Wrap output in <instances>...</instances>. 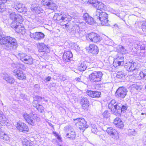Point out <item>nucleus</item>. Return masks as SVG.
Segmentation results:
<instances>
[{"label": "nucleus", "instance_id": "58836bf2", "mask_svg": "<svg viewBox=\"0 0 146 146\" xmlns=\"http://www.w3.org/2000/svg\"><path fill=\"white\" fill-rule=\"evenodd\" d=\"M139 75L141 78L146 80V70L141 71L139 73Z\"/></svg>", "mask_w": 146, "mask_h": 146}, {"label": "nucleus", "instance_id": "c756f323", "mask_svg": "<svg viewBox=\"0 0 146 146\" xmlns=\"http://www.w3.org/2000/svg\"><path fill=\"white\" fill-rule=\"evenodd\" d=\"M97 9L96 11H98L100 13L103 12V11L104 10L106 9V6L103 3L98 2V4H97V7H95Z\"/></svg>", "mask_w": 146, "mask_h": 146}, {"label": "nucleus", "instance_id": "f8f14e48", "mask_svg": "<svg viewBox=\"0 0 146 146\" xmlns=\"http://www.w3.org/2000/svg\"><path fill=\"white\" fill-rule=\"evenodd\" d=\"M86 36L91 42L95 43L100 42L101 40L102 39L99 35L93 32L87 34Z\"/></svg>", "mask_w": 146, "mask_h": 146}, {"label": "nucleus", "instance_id": "680f3d73", "mask_svg": "<svg viewBox=\"0 0 146 146\" xmlns=\"http://www.w3.org/2000/svg\"><path fill=\"white\" fill-rule=\"evenodd\" d=\"M75 80L76 81L80 82L81 81V79L80 78H76L75 79Z\"/></svg>", "mask_w": 146, "mask_h": 146}, {"label": "nucleus", "instance_id": "9d476101", "mask_svg": "<svg viewBox=\"0 0 146 146\" xmlns=\"http://www.w3.org/2000/svg\"><path fill=\"white\" fill-rule=\"evenodd\" d=\"M85 23L84 22L77 23L76 24H75L72 28L71 31L72 33L74 34L76 33H79L80 36L82 37L83 36L82 33H84V32L81 31L80 32V29L82 28L83 25H84Z\"/></svg>", "mask_w": 146, "mask_h": 146}, {"label": "nucleus", "instance_id": "cd10ccee", "mask_svg": "<svg viewBox=\"0 0 146 146\" xmlns=\"http://www.w3.org/2000/svg\"><path fill=\"white\" fill-rule=\"evenodd\" d=\"M15 7L19 12L24 13L27 11V9L25 5L21 3H19L15 5Z\"/></svg>", "mask_w": 146, "mask_h": 146}, {"label": "nucleus", "instance_id": "f257e3e1", "mask_svg": "<svg viewBox=\"0 0 146 146\" xmlns=\"http://www.w3.org/2000/svg\"><path fill=\"white\" fill-rule=\"evenodd\" d=\"M113 65L115 67L118 66H123L127 69V70L130 72H133L136 70H137L136 68L137 64L134 62L132 63L130 62H124V58L123 54L119 53L118 54L116 58L114 59Z\"/></svg>", "mask_w": 146, "mask_h": 146}, {"label": "nucleus", "instance_id": "864d4df0", "mask_svg": "<svg viewBox=\"0 0 146 146\" xmlns=\"http://www.w3.org/2000/svg\"><path fill=\"white\" fill-rule=\"evenodd\" d=\"M140 49L141 50H146V46L144 44H142L141 43L140 45Z\"/></svg>", "mask_w": 146, "mask_h": 146}, {"label": "nucleus", "instance_id": "8fccbe9b", "mask_svg": "<svg viewBox=\"0 0 146 146\" xmlns=\"http://www.w3.org/2000/svg\"><path fill=\"white\" fill-rule=\"evenodd\" d=\"M142 29L143 32L146 33V21L142 25Z\"/></svg>", "mask_w": 146, "mask_h": 146}, {"label": "nucleus", "instance_id": "a878e982", "mask_svg": "<svg viewBox=\"0 0 146 146\" xmlns=\"http://www.w3.org/2000/svg\"><path fill=\"white\" fill-rule=\"evenodd\" d=\"M113 123L116 127L120 129H122L124 126L123 122L118 117L115 119Z\"/></svg>", "mask_w": 146, "mask_h": 146}, {"label": "nucleus", "instance_id": "2f4dec72", "mask_svg": "<svg viewBox=\"0 0 146 146\" xmlns=\"http://www.w3.org/2000/svg\"><path fill=\"white\" fill-rule=\"evenodd\" d=\"M57 7L56 5L54 3L52 0H51L46 8L51 10H55L56 9Z\"/></svg>", "mask_w": 146, "mask_h": 146}, {"label": "nucleus", "instance_id": "603ef678", "mask_svg": "<svg viewBox=\"0 0 146 146\" xmlns=\"http://www.w3.org/2000/svg\"><path fill=\"white\" fill-rule=\"evenodd\" d=\"M72 47L74 49L76 50H78L80 48L75 43L73 44L72 45Z\"/></svg>", "mask_w": 146, "mask_h": 146}, {"label": "nucleus", "instance_id": "4be33fe9", "mask_svg": "<svg viewBox=\"0 0 146 146\" xmlns=\"http://www.w3.org/2000/svg\"><path fill=\"white\" fill-rule=\"evenodd\" d=\"M82 17L85 22L89 24H93L95 21L94 18L92 17L87 13H84Z\"/></svg>", "mask_w": 146, "mask_h": 146}, {"label": "nucleus", "instance_id": "e2e57ef3", "mask_svg": "<svg viewBox=\"0 0 146 146\" xmlns=\"http://www.w3.org/2000/svg\"><path fill=\"white\" fill-rule=\"evenodd\" d=\"M143 52H141L140 53V55L142 56H145Z\"/></svg>", "mask_w": 146, "mask_h": 146}, {"label": "nucleus", "instance_id": "052dcab7", "mask_svg": "<svg viewBox=\"0 0 146 146\" xmlns=\"http://www.w3.org/2000/svg\"><path fill=\"white\" fill-rule=\"evenodd\" d=\"M60 79L62 80L63 81H65L66 80V78L65 77H64L63 76H60Z\"/></svg>", "mask_w": 146, "mask_h": 146}, {"label": "nucleus", "instance_id": "69168bd1", "mask_svg": "<svg viewBox=\"0 0 146 146\" xmlns=\"http://www.w3.org/2000/svg\"><path fill=\"white\" fill-rule=\"evenodd\" d=\"M65 27L66 28H68L69 27V25L68 23H66L64 24Z\"/></svg>", "mask_w": 146, "mask_h": 146}, {"label": "nucleus", "instance_id": "13d9d810", "mask_svg": "<svg viewBox=\"0 0 146 146\" xmlns=\"http://www.w3.org/2000/svg\"><path fill=\"white\" fill-rule=\"evenodd\" d=\"M51 78L50 76H48L46 77L45 79L47 81H49L50 80Z\"/></svg>", "mask_w": 146, "mask_h": 146}, {"label": "nucleus", "instance_id": "6e6d98bb", "mask_svg": "<svg viewBox=\"0 0 146 146\" xmlns=\"http://www.w3.org/2000/svg\"><path fill=\"white\" fill-rule=\"evenodd\" d=\"M135 88L136 89L138 90H140L142 89V88L141 86H136Z\"/></svg>", "mask_w": 146, "mask_h": 146}, {"label": "nucleus", "instance_id": "7c9ffc66", "mask_svg": "<svg viewBox=\"0 0 146 146\" xmlns=\"http://www.w3.org/2000/svg\"><path fill=\"white\" fill-rule=\"evenodd\" d=\"M76 135L74 131H72L66 134V137L71 140H74L76 139Z\"/></svg>", "mask_w": 146, "mask_h": 146}, {"label": "nucleus", "instance_id": "20e7f679", "mask_svg": "<svg viewBox=\"0 0 146 146\" xmlns=\"http://www.w3.org/2000/svg\"><path fill=\"white\" fill-rule=\"evenodd\" d=\"M76 126L80 130L84 131L88 128V125L87 124V122L83 118H79L73 119Z\"/></svg>", "mask_w": 146, "mask_h": 146}, {"label": "nucleus", "instance_id": "ea45409f", "mask_svg": "<svg viewBox=\"0 0 146 146\" xmlns=\"http://www.w3.org/2000/svg\"><path fill=\"white\" fill-rule=\"evenodd\" d=\"M64 130L66 131H69V133L71 131H74L73 129V127L70 125H69L66 126L64 127Z\"/></svg>", "mask_w": 146, "mask_h": 146}, {"label": "nucleus", "instance_id": "338daca9", "mask_svg": "<svg viewBox=\"0 0 146 146\" xmlns=\"http://www.w3.org/2000/svg\"><path fill=\"white\" fill-rule=\"evenodd\" d=\"M144 52V54L145 56H146V52Z\"/></svg>", "mask_w": 146, "mask_h": 146}, {"label": "nucleus", "instance_id": "412c9836", "mask_svg": "<svg viewBox=\"0 0 146 146\" xmlns=\"http://www.w3.org/2000/svg\"><path fill=\"white\" fill-rule=\"evenodd\" d=\"M73 55L72 52L67 51L64 52L63 55V60L65 62H69L72 60Z\"/></svg>", "mask_w": 146, "mask_h": 146}, {"label": "nucleus", "instance_id": "3c124183", "mask_svg": "<svg viewBox=\"0 0 146 146\" xmlns=\"http://www.w3.org/2000/svg\"><path fill=\"white\" fill-rule=\"evenodd\" d=\"M18 66L21 69L25 70L26 69L25 65L22 64H19L18 65Z\"/></svg>", "mask_w": 146, "mask_h": 146}, {"label": "nucleus", "instance_id": "09e8293b", "mask_svg": "<svg viewBox=\"0 0 146 146\" xmlns=\"http://www.w3.org/2000/svg\"><path fill=\"white\" fill-rule=\"evenodd\" d=\"M38 100H34L33 103V106L36 108L39 105Z\"/></svg>", "mask_w": 146, "mask_h": 146}, {"label": "nucleus", "instance_id": "dca6fc26", "mask_svg": "<svg viewBox=\"0 0 146 146\" xmlns=\"http://www.w3.org/2000/svg\"><path fill=\"white\" fill-rule=\"evenodd\" d=\"M13 74L19 80H23L26 79L25 74L21 70L15 69L13 71Z\"/></svg>", "mask_w": 146, "mask_h": 146}, {"label": "nucleus", "instance_id": "774afa93", "mask_svg": "<svg viewBox=\"0 0 146 146\" xmlns=\"http://www.w3.org/2000/svg\"><path fill=\"white\" fill-rule=\"evenodd\" d=\"M114 26L115 27H118V25L117 24H115L114 25Z\"/></svg>", "mask_w": 146, "mask_h": 146}, {"label": "nucleus", "instance_id": "b1692460", "mask_svg": "<svg viewBox=\"0 0 146 146\" xmlns=\"http://www.w3.org/2000/svg\"><path fill=\"white\" fill-rule=\"evenodd\" d=\"M2 76L3 78V79L5 80L7 83L11 84H13L15 81L13 77L9 75L7 73L3 74Z\"/></svg>", "mask_w": 146, "mask_h": 146}, {"label": "nucleus", "instance_id": "5701e85b", "mask_svg": "<svg viewBox=\"0 0 146 146\" xmlns=\"http://www.w3.org/2000/svg\"><path fill=\"white\" fill-rule=\"evenodd\" d=\"M10 19L13 21H23L22 16L19 14H16L15 13H11L9 15Z\"/></svg>", "mask_w": 146, "mask_h": 146}, {"label": "nucleus", "instance_id": "ddd939ff", "mask_svg": "<svg viewBox=\"0 0 146 146\" xmlns=\"http://www.w3.org/2000/svg\"><path fill=\"white\" fill-rule=\"evenodd\" d=\"M38 51L40 52H50V46L43 42L38 43L37 45Z\"/></svg>", "mask_w": 146, "mask_h": 146}, {"label": "nucleus", "instance_id": "bf43d9fd", "mask_svg": "<svg viewBox=\"0 0 146 146\" xmlns=\"http://www.w3.org/2000/svg\"><path fill=\"white\" fill-rule=\"evenodd\" d=\"M8 0H0V4L6 3Z\"/></svg>", "mask_w": 146, "mask_h": 146}, {"label": "nucleus", "instance_id": "4c0bfd02", "mask_svg": "<svg viewBox=\"0 0 146 146\" xmlns=\"http://www.w3.org/2000/svg\"><path fill=\"white\" fill-rule=\"evenodd\" d=\"M97 0H88V2L90 4L92 5L95 7H97V4H98Z\"/></svg>", "mask_w": 146, "mask_h": 146}, {"label": "nucleus", "instance_id": "37998d69", "mask_svg": "<svg viewBox=\"0 0 146 146\" xmlns=\"http://www.w3.org/2000/svg\"><path fill=\"white\" fill-rule=\"evenodd\" d=\"M136 133V131L133 129H129L128 130V134L129 135L135 136Z\"/></svg>", "mask_w": 146, "mask_h": 146}, {"label": "nucleus", "instance_id": "72a5a7b5", "mask_svg": "<svg viewBox=\"0 0 146 146\" xmlns=\"http://www.w3.org/2000/svg\"><path fill=\"white\" fill-rule=\"evenodd\" d=\"M57 19L60 21L65 22L67 21L68 20V18L66 17V15H63L62 16V15H60L58 16L57 17Z\"/></svg>", "mask_w": 146, "mask_h": 146}, {"label": "nucleus", "instance_id": "de8ad7c7", "mask_svg": "<svg viewBox=\"0 0 146 146\" xmlns=\"http://www.w3.org/2000/svg\"><path fill=\"white\" fill-rule=\"evenodd\" d=\"M119 48L120 50L124 54L125 53L127 52L126 49L125 48L124 46H119Z\"/></svg>", "mask_w": 146, "mask_h": 146}, {"label": "nucleus", "instance_id": "2eb2a0df", "mask_svg": "<svg viewBox=\"0 0 146 146\" xmlns=\"http://www.w3.org/2000/svg\"><path fill=\"white\" fill-rule=\"evenodd\" d=\"M128 107V105L126 104L118 103L116 115H119L122 113H124L127 110Z\"/></svg>", "mask_w": 146, "mask_h": 146}, {"label": "nucleus", "instance_id": "0e129e2a", "mask_svg": "<svg viewBox=\"0 0 146 146\" xmlns=\"http://www.w3.org/2000/svg\"><path fill=\"white\" fill-rule=\"evenodd\" d=\"M53 133L54 134V135L56 136H57V135H58V134L56 133V132H53Z\"/></svg>", "mask_w": 146, "mask_h": 146}, {"label": "nucleus", "instance_id": "f03ea898", "mask_svg": "<svg viewBox=\"0 0 146 146\" xmlns=\"http://www.w3.org/2000/svg\"><path fill=\"white\" fill-rule=\"evenodd\" d=\"M0 44L3 45L5 49L9 51H12L16 49L17 43L16 39L9 36H5L0 38Z\"/></svg>", "mask_w": 146, "mask_h": 146}, {"label": "nucleus", "instance_id": "473e14b6", "mask_svg": "<svg viewBox=\"0 0 146 146\" xmlns=\"http://www.w3.org/2000/svg\"><path fill=\"white\" fill-rule=\"evenodd\" d=\"M117 78L121 79V81H123L125 80V74L123 72H118L116 75Z\"/></svg>", "mask_w": 146, "mask_h": 146}, {"label": "nucleus", "instance_id": "1a4fd4ad", "mask_svg": "<svg viewBox=\"0 0 146 146\" xmlns=\"http://www.w3.org/2000/svg\"><path fill=\"white\" fill-rule=\"evenodd\" d=\"M22 22V21H13L11 24V26L12 28L15 29L17 33L22 34L24 28L21 25V23Z\"/></svg>", "mask_w": 146, "mask_h": 146}, {"label": "nucleus", "instance_id": "0eeeda50", "mask_svg": "<svg viewBox=\"0 0 146 146\" xmlns=\"http://www.w3.org/2000/svg\"><path fill=\"white\" fill-rule=\"evenodd\" d=\"M127 90L126 88L123 87H119L116 90L115 93V97L119 99H124L126 96Z\"/></svg>", "mask_w": 146, "mask_h": 146}, {"label": "nucleus", "instance_id": "7ed1b4c3", "mask_svg": "<svg viewBox=\"0 0 146 146\" xmlns=\"http://www.w3.org/2000/svg\"><path fill=\"white\" fill-rule=\"evenodd\" d=\"M100 10L96 11L94 14V17L96 21L100 22L102 25L108 26V15L105 12H99Z\"/></svg>", "mask_w": 146, "mask_h": 146}, {"label": "nucleus", "instance_id": "6ab92c4d", "mask_svg": "<svg viewBox=\"0 0 146 146\" xmlns=\"http://www.w3.org/2000/svg\"><path fill=\"white\" fill-rule=\"evenodd\" d=\"M16 127L20 132L24 131L28 132L29 130L27 125L25 123L21 122H17Z\"/></svg>", "mask_w": 146, "mask_h": 146}, {"label": "nucleus", "instance_id": "c9c22d12", "mask_svg": "<svg viewBox=\"0 0 146 146\" xmlns=\"http://www.w3.org/2000/svg\"><path fill=\"white\" fill-rule=\"evenodd\" d=\"M7 119L5 117L2 112L0 111V121L3 123H5Z\"/></svg>", "mask_w": 146, "mask_h": 146}, {"label": "nucleus", "instance_id": "6e6552de", "mask_svg": "<svg viewBox=\"0 0 146 146\" xmlns=\"http://www.w3.org/2000/svg\"><path fill=\"white\" fill-rule=\"evenodd\" d=\"M21 60L25 64L30 65L32 64L33 62V59L31 56L25 54H19Z\"/></svg>", "mask_w": 146, "mask_h": 146}, {"label": "nucleus", "instance_id": "e433bc0d", "mask_svg": "<svg viewBox=\"0 0 146 146\" xmlns=\"http://www.w3.org/2000/svg\"><path fill=\"white\" fill-rule=\"evenodd\" d=\"M141 42L139 41H135L133 43V46L134 48L137 49L139 50L140 48V46Z\"/></svg>", "mask_w": 146, "mask_h": 146}, {"label": "nucleus", "instance_id": "39448f33", "mask_svg": "<svg viewBox=\"0 0 146 146\" xmlns=\"http://www.w3.org/2000/svg\"><path fill=\"white\" fill-rule=\"evenodd\" d=\"M23 115L27 122L32 126L35 125V121L38 118L36 114H33L32 113L29 114L27 113H24Z\"/></svg>", "mask_w": 146, "mask_h": 146}, {"label": "nucleus", "instance_id": "5fc2aeb1", "mask_svg": "<svg viewBox=\"0 0 146 146\" xmlns=\"http://www.w3.org/2000/svg\"><path fill=\"white\" fill-rule=\"evenodd\" d=\"M36 98L37 100L38 101V102L39 101H41L42 99H43L44 98V97L42 98V97L39 96H37L36 97Z\"/></svg>", "mask_w": 146, "mask_h": 146}, {"label": "nucleus", "instance_id": "9b49d317", "mask_svg": "<svg viewBox=\"0 0 146 146\" xmlns=\"http://www.w3.org/2000/svg\"><path fill=\"white\" fill-rule=\"evenodd\" d=\"M106 131L114 139L117 140L119 139V133L115 129L112 127H108Z\"/></svg>", "mask_w": 146, "mask_h": 146}, {"label": "nucleus", "instance_id": "393cba45", "mask_svg": "<svg viewBox=\"0 0 146 146\" xmlns=\"http://www.w3.org/2000/svg\"><path fill=\"white\" fill-rule=\"evenodd\" d=\"M89 51L92 54L96 55L99 52V49L96 45L92 44L90 45Z\"/></svg>", "mask_w": 146, "mask_h": 146}, {"label": "nucleus", "instance_id": "f3484780", "mask_svg": "<svg viewBox=\"0 0 146 146\" xmlns=\"http://www.w3.org/2000/svg\"><path fill=\"white\" fill-rule=\"evenodd\" d=\"M119 103L116 102L115 100H111L108 105V107L109 109H110L111 111H113L114 113L116 115L117 111V105Z\"/></svg>", "mask_w": 146, "mask_h": 146}, {"label": "nucleus", "instance_id": "c85d7f7f", "mask_svg": "<svg viewBox=\"0 0 146 146\" xmlns=\"http://www.w3.org/2000/svg\"><path fill=\"white\" fill-rule=\"evenodd\" d=\"M88 64L89 63L86 61L82 62L78 66V69L81 71H84L87 68Z\"/></svg>", "mask_w": 146, "mask_h": 146}, {"label": "nucleus", "instance_id": "4d7b16f0", "mask_svg": "<svg viewBox=\"0 0 146 146\" xmlns=\"http://www.w3.org/2000/svg\"><path fill=\"white\" fill-rule=\"evenodd\" d=\"M56 137H57V139L58 140V141H59L61 142L62 141L61 138V137L59 135H58Z\"/></svg>", "mask_w": 146, "mask_h": 146}, {"label": "nucleus", "instance_id": "a19ab883", "mask_svg": "<svg viewBox=\"0 0 146 146\" xmlns=\"http://www.w3.org/2000/svg\"><path fill=\"white\" fill-rule=\"evenodd\" d=\"M35 20L39 24H41L44 23V21L43 18L41 17H36Z\"/></svg>", "mask_w": 146, "mask_h": 146}, {"label": "nucleus", "instance_id": "79ce46f5", "mask_svg": "<svg viewBox=\"0 0 146 146\" xmlns=\"http://www.w3.org/2000/svg\"><path fill=\"white\" fill-rule=\"evenodd\" d=\"M51 0H42L41 1V4L46 7Z\"/></svg>", "mask_w": 146, "mask_h": 146}, {"label": "nucleus", "instance_id": "bb28decb", "mask_svg": "<svg viewBox=\"0 0 146 146\" xmlns=\"http://www.w3.org/2000/svg\"><path fill=\"white\" fill-rule=\"evenodd\" d=\"M4 128L3 127L0 128V138L5 141H8L9 139V135L4 132Z\"/></svg>", "mask_w": 146, "mask_h": 146}, {"label": "nucleus", "instance_id": "aec40b11", "mask_svg": "<svg viewBox=\"0 0 146 146\" xmlns=\"http://www.w3.org/2000/svg\"><path fill=\"white\" fill-rule=\"evenodd\" d=\"M86 93L89 97L95 98H98L101 97V93L100 92L93 91L91 90L87 91Z\"/></svg>", "mask_w": 146, "mask_h": 146}, {"label": "nucleus", "instance_id": "a18cd8bd", "mask_svg": "<svg viewBox=\"0 0 146 146\" xmlns=\"http://www.w3.org/2000/svg\"><path fill=\"white\" fill-rule=\"evenodd\" d=\"M91 130L93 133L97 134V128L95 125H92L91 127Z\"/></svg>", "mask_w": 146, "mask_h": 146}, {"label": "nucleus", "instance_id": "4468645a", "mask_svg": "<svg viewBox=\"0 0 146 146\" xmlns=\"http://www.w3.org/2000/svg\"><path fill=\"white\" fill-rule=\"evenodd\" d=\"M29 36L32 38L36 40H40L43 39L45 36L43 33L40 32H36L34 33H30Z\"/></svg>", "mask_w": 146, "mask_h": 146}, {"label": "nucleus", "instance_id": "f704fd0d", "mask_svg": "<svg viewBox=\"0 0 146 146\" xmlns=\"http://www.w3.org/2000/svg\"><path fill=\"white\" fill-rule=\"evenodd\" d=\"M22 144L26 146H32L33 143H32L26 139L23 138L22 141Z\"/></svg>", "mask_w": 146, "mask_h": 146}, {"label": "nucleus", "instance_id": "49530a36", "mask_svg": "<svg viewBox=\"0 0 146 146\" xmlns=\"http://www.w3.org/2000/svg\"><path fill=\"white\" fill-rule=\"evenodd\" d=\"M109 114L108 111L106 110L103 113L102 115L105 118H107L110 116Z\"/></svg>", "mask_w": 146, "mask_h": 146}, {"label": "nucleus", "instance_id": "c03bdc74", "mask_svg": "<svg viewBox=\"0 0 146 146\" xmlns=\"http://www.w3.org/2000/svg\"><path fill=\"white\" fill-rule=\"evenodd\" d=\"M36 108L38 111L40 112H42L44 111V107L40 104L38 105L37 108Z\"/></svg>", "mask_w": 146, "mask_h": 146}, {"label": "nucleus", "instance_id": "423d86ee", "mask_svg": "<svg viewBox=\"0 0 146 146\" xmlns=\"http://www.w3.org/2000/svg\"><path fill=\"white\" fill-rule=\"evenodd\" d=\"M103 75L102 73L100 71H94L89 75L90 79L92 82H98L102 80Z\"/></svg>", "mask_w": 146, "mask_h": 146}, {"label": "nucleus", "instance_id": "a211bd4d", "mask_svg": "<svg viewBox=\"0 0 146 146\" xmlns=\"http://www.w3.org/2000/svg\"><path fill=\"white\" fill-rule=\"evenodd\" d=\"M80 103L82 109L86 111L88 110L90 103L87 97L81 98Z\"/></svg>", "mask_w": 146, "mask_h": 146}]
</instances>
